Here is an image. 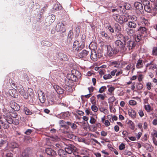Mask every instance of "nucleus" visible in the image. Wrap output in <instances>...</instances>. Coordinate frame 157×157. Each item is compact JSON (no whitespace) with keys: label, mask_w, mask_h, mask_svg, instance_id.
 <instances>
[{"label":"nucleus","mask_w":157,"mask_h":157,"mask_svg":"<svg viewBox=\"0 0 157 157\" xmlns=\"http://www.w3.org/2000/svg\"><path fill=\"white\" fill-rule=\"evenodd\" d=\"M135 46V43L131 39V37H129L124 42V45L121 49V53L130 51L132 52Z\"/></svg>","instance_id":"1"},{"label":"nucleus","mask_w":157,"mask_h":157,"mask_svg":"<svg viewBox=\"0 0 157 157\" xmlns=\"http://www.w3.org/2000/svg\"><path fill=\"white\" fill-rule=\"evenodd\" d=\"M105 48H107V55L109 57H112L114 56L117 54L119 52V50L113 48L109 44L105 45Z\"/></svg>","instance_id":"2"},{"label":"nucleus","mask_w":157,"mask_h":157,"mask_svg":"<svg viewBox=\"0 0 157 157\" xmlns=\"http://www.w3.org/2000/svg\"><path fill=\"white\" fill-rule=\"evenodd\" d=\"M85 38H84V39L82 38V39L83 40H85ZM83 41L82 40V43L81 44L78 40L75 41L73 44L72 47L73 50L74 51H75L78 52L82 50L85 46L84 44L83 43Z\"/></svg>","instance_id":"3"},{"label":"nucleus","mask_w":157,"mask_h":157,"mask_svg":"<svg viewBox=\"0 0 157 157\" xmlns=\"http://www.w3.org/2000/svg\"><path fill=\"white\" fill-rule=\"evenodd\" d=\"M65 145L64 149L66 150L68 154H71L73 153L74 155H75V153L77 150V148L73 144L69 143L66 144Z\"/></svg>","instance_id":"4"},{"label":"nucleus","mask_w":157,"mask_h":157,"mask_svg":"<svg viewBox=\"0 0 157 157\" xmlns=\"http://www.w3.org/2000/svg\"><path fill=\"white\" fill-rule=\"evenodd\" d=\"M53 58L54 60H59L66 61L68 60V58L67 56L62 52L56 53L53 55Z\"/></svg>","instance_id":"5"},{"label":"nucleus","mask_w":157,"mask_h":157,"mask_svg":"<svg viewBox=\"0 0 157 157\" xmlns=\"http://www.w3.org/2000/svg\"><path fill=\"white\" fill-rule=\"evenodd\" d=\"M66 24L65 22H59L56 25V30L57 32L63 33L66 30Z\"/></svg>","instance_id":"6"},{"label":"nucleus","mask_w":157,"mask_h":157,"mask_svg":"<svg viewBox=\"0 0 157 157\" xmlns=\"http://www.w3.org/2000/svg\"><path fill=\"white\" fill-rule=\"evenodd\" d=\"M102 54L99 51H95L93 50L91 51L90 57L93 61H97L98 59L101 58Z\"/></svg>","instance_id":"7"},{"label":"nucleus","mask_w":157,"mask_h":157,"mask_svg":"<svg viewBox=\"0 0 157 157\" xmlns=\"http://www.w3.org/2000/svg\"><path fill=\"white\" fill-rule=\"evenodd\" d=\"M55 16L54 15L48 16L45 19V22L47 26H49L55 20Z\"/></svg>","instance_id":"8"},{"label":"nucleus","mask_w":157,"mask_h":157,"mask_svg":"<svg viewBox=\"0 0 157 157\" xmlns=\"http://www.w3.org/2000/svg\"><path fill=\"white\" fill-rule=\"evenodd\" d=\"M31 152V149L29 147L27 148L23 151L22 154L18 157H29V155Z\"/></svg>","instance_id":"9"},{"label":"nucleus","mask_w":157,"mask_h":157,"mask_svg":"<svg viewBox=\"0 0 157 157\" xmlns=\"http://www.w3.org/2000/svg\"><path fill=\"white\" fill-rule=\"evenodd\" d=\"M38 95L39 100L41 103H44L46 100V98L44 93L41 90L38 91Z\"/></svg>","instance_id":"10"},{"label":"nucleus","mask_w":157,"mask_h":157,"mask_svg":"<svg viewBox=\"0 0 157 157\" xmlns=\"http://www.w3.org/2000/svg\"><path fill=\"white\" fill-rule=\"evenodd\" d=\"M2 157H13V154L8 150L6 149L2 151Z\"/></svg>","instance_id":"11"},{"label":"nucleus","mask_w":157,"mask_h":157,"mask_svg":"<svg viewBox=\"0 0 157 157\" xmlns=\"http://www.w3.org/2000/svg\"><path fill=\"white\" fill-rule=\"evenodd\" d=\"M129 18V15H127L126 16L125 15H123L121 16L119 23L121 25L124 24L128 21Z\"/></svg>","instance_id":"12"},{"label":"nucleus","mask_w":157,"mask_h":157,"mask_svg":"<svg viewBox=\"0 0 157 157\" xmlns=\"http://www.w3.org/2000/svg\"><path fill=\"white\" fill-rule=\"evenodd\" d=\"M10 105L11 108L15 111H18L20 109L19 105L15 102L11 101Z\"/></svg>","instance_id":"13"},{"label":"nucleus","mask_w":157,"mask_h":157,"mask_svg":"<svg viewBox=\"0 0 157 157\" xmlns=\"http://www.w3.org/2000/svg\"><path fill=\"white\" fill-rule=\"evenodd\" d=\"M146 67L147 69L148 68L149 70H154L157 68V65L154 63L153 61H151L146 64Z\"/></svg>","instance_id":"14"},{"label":"nucleus","mask_w":157,"mask_h":157,"mask_svg":"<svg viewBox=\"0 0 157 157\" xmlns=\"http://www.w3.org/2000/svg\"><path fill=\"white\" fill-rule=\"evenodd\" d=\"M118 40H123L124 42L125 41L129 36H124L120 32L117 33L116 35Z\"/></svg>","instance_id":"15"},{"label":"nucleus","mask_w":157,"mask_h":157,"mask_svg":"<svg viewBox=\"0 0 157 157\" xmlns=\"http://www.w3.org/2000/svg\"><path fill=\"white\" fill-rule=\"evenodd\" d=\"M134 5L136 9L141 13L144 12L143 6L142 3L138 2H135Z\"/></svg>","instance_id":"16"},{"label":"nucleus","mask_w":157,"mask_h":157,"mask_svg":"<svg viewBox=\"0 0 157 157\" xmlns=\"http://www.w3.org/2000/svg\"><path fill=\"white\" fill-rule=\"evenodd\" d=\"M45 152L50 157L54 156L56 155L55 151L50 148H47L45 149Z\"/></svg>","instance_id":"17"},{"label":"nucleus","mask_w":157,"mask_h":157,"mask_svg":"<svg viewBox=\"0 0 157 157\" xmlns=\"http://www.w3.org/2000/svg\"><path fill=\"white\" fill-rule=\"evenodd\" d=\"M89 54V51L83 50L78 54V56L81 58H86Z\"/></svg>","instance_id":"18"},{"label":"nucleus","mask_w":157,"mask_h":157,"mask_svg":"<svg viewBox=\"0 0 157 157\" xmlns=\"http://www.w3.org/2000/svg\"><path fill=\"white\" fill-rule=\"evenodd\" d=\"M115 44L116 46L120 48V52L121 53V49L123 48L124 44L120 40H117L115 42Z\"/></svg>","instance_id":"19"},{"label":"nucleus","mask_w":157,"mask_h":157,"mask_svg":"<svg viewBox=\"0 0 157 157\" xmlns=\"http://www.w3.org/2000/svg\"><path fill=\"white\" fill-rule=\"evenodd\" d=\"M70 116L69 112H66L61 113L58 115V117L60 118L65 119L68 118Z\"/></svg>","instance_id":"20"},{"label":"nucleus","mask_w":157,"mask_h":157,"mask_svg":"<svg viewBox=\"0 0 157 157\" xmlns=\"http://www.w3.org/2000/svg\"><path fill=\"white\" fill-rule=\"evenodd\" d=\"M74 73L72 72V74H68L67 76V79L73 82H76L78 80L74 75Z\"/></svg>","instance_id":"21"},{"label":"nucleus","mask_w":157,"mask_h":157,"mask_svg":"<svg viewBox=\"0 0 157 157\" xmlns=\"http://www.w3.org/2000/svg\"><path fill=\"white\" fill-rule=\"evenodd\" d=\"M140 34L142 36L143 34L146 35L147 33V29L144 27H140L137 30Z\"/></svg>","instance_id":"22"},{"label":"nucleus","mask_w":157,"mask_h":157,"mask_svg":"<svg viewBox=\"0 0 157 157\" xmlns=\"http://www.w3.org/2000/svg\"><path fill=\"white\" fill-rule=\"evenodd\" d=\"M67 151L66 150L60 149L58 151V155L60 157H66L68 154Z\"/></svg>","instance_id":"23"},{"label":"nucleus","mask_w":157,"mask_h":157,"mask_svg":"<svg viewBox=\"0 0 157 157\" xmlns=\"http://www.w3.org/2000/svg\"><path fill=\"white\" fill-rule=\"evenodd\" d=\"M53 87L58 94H63V90L60 87L55 85H54Z\"/></svg>","instance_id":"24"},{"label":"nucleus","mask_w":157,"mask_h":157,"mask_svg":"<svg viewBox=\"0 0 157 157\" xmlns=\"http://www.w3.org/2000/svg\"><path fill=\"white\" fill-rule=\"evenodd\" d=\"M143 60L141 58L139 59L137 61L136 67L137 69H140L143 67Z\"/></svg>","instance_id":"25"},{"label":"nucleus","mask_w":157,"mask_h":157,"mask_svg":"<svg viewBox=\"0 0 157 157\" xmlns=\"http://www.w3.org/2000/svg\"><path fill=\"white\" fill-rule=\"evenodd\" d=\"M128 26L130 28L134 29L137 26V22L133 21H129L128 22Z\"/></svg>","instance_id":"26"},{"label":"nucleus","mask_w":157,"mask_h":157,"mask_svg":"<svg viewBox=\"0 0 157 157\" xmlns=\"http://www.w3.org/2000/svg\"><path fill=\"white\" fill-rule=\"evenodd\" d=\"M16 90L15 89H10L9 90L8 92L11 96L14 98H17V95L16 93Z\"/></svg>","instance_id":"27"},{"label":"nucleus","mask_w":157,"mask_h":157,"mask_svg":"<svg viewBox=\"0 0 157 157\" xmlns=\"http://www.w3.org/2000/svg\"><path fill=\"white\" fill-rule=\"evenodd\" d=\"M128 115L132 118H134L136 117V113L135 110L132 109H129L128 112Z\"/></svg>","instance_id":"28"},{"label":"nucleus","mask_w":157,"mask_h":157,"mask_svg":"<svg viewBox=\"0 0 157 157\" xmlns=\"http://www.w3.org/2000/svg\"><path fill=\"white\" fill-rule=\"evenodd\" d=\"M120 62L119 61H114L110 63V65L114 67L119 68L120 67Z\"/></svg>","instance_id":"29"},{"label":"nucleus","mask_w":157,"mask_h":157,"mask_svg":"<svg viewBox=\"0 0 157 157\" xmlns=\"http://www.w3.org/2000/svg\"><path fill=\"white\" fill-rule=\"evenodd\" d=\"M107 87L109 88L108 91L109 93H108V94L110 95H114L113 94L114 91L115 90V88L113 86H110L109 85H107Z\"/></svg>","instance_id":"30"},{"label":"nucleus","mask_w":157,"mask_h":157,"mask_svg":"<svg viewBox=\"0 0 157 157\" xmlns=\"http://www.w3.org/2000/svg\"><path fill=\"white\" fill-rule=\"evenodd\" d=\"M121 16L118 14H113L112 17L113 19L117 22L119 23Z\"/></svg>","instance_id":"31"},{"label":"nucleus","mask_w":157,"mask_h":157,"mask_svg":"<svg viewBox=\"0 0 157 157\" xmlns=\"http://www.w3.org/2000/svg\"><path fill=\"white\" fill-rule=\"evenodd\" d=\"M17 90L19 92L20 94H23V92L25 91L24 88L20 84L18 85L17 86H16Z\"/></svg>","instance_id":"32"},{"label":"nucleus","mask_w":157,"mask_h":157,"mask_svg":"<svg viewBox=\"0 0 157 157\" xmlns=\"http://www.w3.org/2000/svg\"><path fill=\"white\" fill-rule=\"evenodd\" d=\"M65 133L66 134L65 136L66 137L71 139H75L76 136L73 134H72L71 133H70L67 132H66V133L65 132Z\"/></svg>","instance_id":"33"},{"label":"nucleus","mask_w":157,"mask_h":157,"mask_svg":"<svg viewBox=\"0 0 157 157\" xmlns=\"http://www.w3.org/2000/svg\"><path fill=\"white\" fill-rule=\"evenodd\" d=\"M48 104L49 105H52L54 103V99L51 96H48L47 97Z\"/></svg>","instance_id":"34"},{"label":"nucleus","mask_w":157,"mask_h":157,"mask_svg":"<svg viewBox=\"0 0 157 157\" xmlns=\"http://www.w3.org/2000/svg\"><path fill=\"white\" fill-rule=\"evenodd\" d=\"M100 34L102 37L103 38H105V39L108 40L109 39L110 37L108 35L107 33H106L105 31L101 32Z\"/></svg>","instance_id":"35"},{"label":"nucleus","mask_w":157,"mask_h":157,"mask_svg":"<svg viewBox=\"0 0 157 157\" xmlns=\"http://www.w3.org/2000/svg\"><path fill=\"white\" fill-rule=\"evenodd\" d=\"M9 146L11 148L14 149L18 148V145L16 142H11L9 144Z\"/></svg>","instance_id":"36"},{"label":"nucleus","mask_w":157,"mask_h":157,"mask_svg":"<svg viewBox=\"0 0 157 157\" xmlns=\"http://www.w3.org/2000/svg\"><path fill=\"white\" fill-rule=\"evenodd\" d=\"M136 32V30L132 29L130 28L126 30L127 33L130 36H132Z\"/></svg>","instance_id":"37"},{"label":"nucleus","mask_w":157,"mask_h":157,"mask_svg":"<svg viewBox=\"0 0 157 157\" xmlns=\"http://www.w3.org/2000/svg\"><path fill=\"white\" fill-rule=\"evenodd\" d=\"M74 73V75L76 77L77 79L80 78L81 77V73L77 70H74L72 71Z\"/></svg>","instance_id":"38"},{"label":"nucleus","mask_w":157,"mask_h":157,"mask_svg":"<svg viewBox=\"0 0 157 157\" xmlns=\"http://www.w3.org/2000/svg\"><path fill=\"white\" fill-rule=\"evenodd\" d=\"M114 25L115 30L117 32V33H118V32H119L121 31V26L118 23H116L114 24Z\"/></svg>","instance_id":"39"},{"label":"nucleus","mask_w":157,"mask_h":157,"mask_svg":"<svg viewBox=\"0 0 157 157\" xmlns=\"http://www.w3.org/2000/svg\"><path fill=\"white\" fill-rule=\"evenodd\" d=\"M0 122L1 124V126H0V128L1 127L4 129H7L10 126L7 123H5L2 120L0 121Z\"/></svg>","instance_id":"40"},{"label":"nucleus","mask_w":157,"mask_h":157,"mask_svg":"<svg viewBox=\"0 0 157 157\" xmlns=\"http://www.w3.org/2000/svg\"><path fill=\"white\" fill-rule=\"evenodd\" d=\"M41 44L44 46L47 47L51 46L52 45V44L50 42L46 40H44L41 42Z\"/></svg>","instance_id":"41"},{"label":"nucleus","mask_w":157,"mask_h":157,"mask_svg":"<svg viewBox=\"0 0 157 157\" xmlns=\"http://www.w3.org/2000/svg\"><path fill=\"white\" fill-rule=\"evenodd\" d=\"M66 123L67 125H70L73 130H75L77 128V126L74 123H72L71 122L69 121L67 122Z\"/></svg>","instance_id":"42"},{"label":"nucleus","mask_w":157,"mask_h":157,"mask_svg":"<svg viewBox=\"0 0 157 157\" xmlns=\"http://www.w3.org/2000/svg\"><path fill=\"white\" fill-rule=\"evenodd\" d=\"M80 32V28L79 26H78L76 27L75 30V37H78L79 35V33Z\"/></svg>","instance_id":"43"},{"label":"nucleus","mask_w":157,"mask_h":157,"mask_svg":"<svg viewBox=\"0 0 157 157\" xmlns=\"http://www.w3.org/2000/svg\"><path fill=\"white\" fill-rule=\"evenodd\" d=\"M60 8H61V6H59L58 4H55L53 6L52 9V11L54 12H55L59 10H60Z\"/></svg>","instance_id":"44"},{"label":"nucleus","mask_w":157,"mask_h":157,"mask_svg":"<svg viewBox=\"0 0 157 157\" xmlns=\"http://www.w3.org/2000/svg\"><path fill=\"white\" fill-rule=\"evenodd\" d=\"M129 128L132 130H134L135 128V125L134 123L130 120H128L127 123Z\"/></svg>","instance_id":"45"},{"label":"nucleus","mask_w":157,"mask_h":157,"mask_svg":"<svg viewBox=\"0 0 157 157\" xmlns=\"http://www.w3.org/2000/svg\"><path fill=\"white\" fill-rule=\"evenodd\" d=\"M24 142L27 143H30L32 141V139L29 136H25L24 138Z\"/></svg>","instance_id":"46"},{"label":"nucleus","mask_w":157,"mask_h":157,"mask_svg":"<svg viewBox=\"0 0 157 157\" xmlns=\"http://www.w3.org/2000/svg\"><path fill=\"white\" fill-rule=\"evenodd\" d=\"M141 2L144 5V7L150 4V2L147 0H141Z\"/></svg>","instance_id":"47"},{"label":"nucleus","mask_w":157,"mask_h":157,"mask_svg":"<svg viewBox=\"0 0 157 157\" xmlns=\"http://www.w3.org/2000/svg\"><path fill=\"white\" fill-rule=\"evenodd\" d=\"M151 6V5L150 4V5H148L145 7L144 8V9L145 11L148 13H151L152 10Z\"/></svg>","instance_id":"48"},{"label":"nucleus","mask_w":157,"mask_h":157,"mask_svg":"<svg viewBox=\"0 0 157 157\" xmlns=\"http://www.w3.org/2000/svg\"><path fill=\"white\" fill-rule=\"evenodd\" d=\"M122 154L124 155H127L129 156L131 155L132 154V153L131 151H128L126 149L123 151Z\"/></svg>","instance_id":"49"},{"label":"nucleus","mask_w":157,"mask_h":157,"mask_svg":"<svg viewBox=\"0 0 157 157\" xmlns=\"http://www.w3.org/2000/svg\"><path fill=\"white\" fill-rule=\"evenodd\" d=\"M141 36H142L141 34H140L136 36H135L134 37V40L136 42H139L142 39Z\"/></svg>","instance_id":"50"},{"label":"nucleus","mask_w":157,"mask_h":157,"mask_svg":"<svg viewBox=\"0 0 157 157\" xmlns=\"http://www.w3.org/2000/svg\"><path fill=\"white\" fill-rule=\"evenodd\" d=\"M24 110L26 115H31L32 114V112L27 107L24 108Z\"/></svg>","instance_id":"51"},{"label":"nucleus","mask_w":157,"mask_h":157,"mask_svg":"<svg viewBox=\"0 0 157 157\" xmlns=\"http://www.w3.org/2000/svg\"><path fill=\"white\" fill-rule=\"evenodd\" d=\"M136 87L138 90H141L143 87V84L141 83L138 82L136 85Z\"/></svg>","instance_id":"52"},{"label":"nucleus","mask_w":157,"mask_h":157,"mask_svg":"<svg viewBox=\"0 0 157 157\" xmlns=\"http://www.w3.org/2000/svg\"><path fill=\"white\" fill-rule=\"evenodd\" d=\"M107 89V87L105 86H103L101 87L98 90V92L102 93L105 92Z\"/></svg>","instance_id":"53"},{"label":"nucleus","mask_w":157,"mask_h":157,"mask_svg":"<svg viewBox=\"0 0 157 157\" xmlns=\"http://www.w3.org/2000/svg\"><path fill=\"white\" fill-rule=\"evenodd\" d=\"M66 123L65 121L61 120L59 121V124L61 127H65L66 125H65V123Z\"/></svg>","instance_id":"54"},{"label":"nucleus","mask_w":157,"mask_h":157,"mask_svg":"<svg viewBox=\"0 0 157 157\" xmlns=\"http://www.w3.org/2000/svg\"><path fill=\"white\" fill-rule=\"evenodd\" d=\"M124 7L126 10H131L132 9L131 5L128 3H126L124 6Z\"/></svg>","instance_id":"55"},{"label":"nucleus","mask_w":157,"mask_h":157,"mask_svg":"<svg viewBox=\"0 0 157 157\" xmlns=\"http://www.w3.org/2000/svg\"><path fill=\"white\" fill-rule=\"evenodd\" d=\"M92 110L94 112H96L98 111V109L97 106L94 105H92L91 107Z\"/></svg>","instance_id":"56"},{"label":"nucleus","mask_w":157,"mask_h":157,"mask_svg":"<svg viewBox=\"0 0 157 157\" xmlns=\"http://www.w3.org/2000/svg\"><path fill=\"white\" fill-rule=\"evenodd\" d=\"M147 149L149 151L151 152L153 150V147H152L151 145L148 144L147 147Z\"/></svg>","instance_id":"57"},{"label":"nucleus","mask_w":157,"mask_h":157,"mask_svg":"<svg viewBox=\"0 0 157 157\" xmlns=\"http://www.w3.org/2000/svg\"><path fill=\"white\" fill-rule=\"evenodd\" d=\"M144 108L147 112H149L151 110V107L149 104L145 105Z\"/></svg>","instance_id":"58"},{"label":"nucleus","mask_w":157,"mask_h":157,"mask_svg":"<svg viewBox=\"0 0 157 157\" xmlns=\"http://www.w3.org/2000/svg\"><path fill=\"white\" fill-rule=\"evenodd\" d=\"M112 77L110 74H106L103 76V78L105 80L111 78Z\"/></svg>","instance_id":"59"},{"label":"nucleus","mask_w":157,"mask_h":157,"mask_svg":"<svg viewBox=\"0 0 157 157\" xmlns=\"http://www.w3.org/2000/svg\"><path fill=\"white\" fill-rule=\"evenodd\" d=\"M132 65L131 63H129L124 69L125 71H128L130 70L131 67H132Z\"/></svg>","instance_id":"60"},{"label":"nucleus","mask_w":157,"mask_h":157,"mask_svg":"<svg viewBox=\"0 0 157 157\" xmlns=\"http://www.w3.org/2000/svg\"><path fill=\"white\" fill-rule=\"evenodd\" d=\"M10 115L13 118H15L17 116V114L15 111L13 112H11Z\"/></svg>","instance_id":"61"},{"label":"nucleus","mask_w":157,"mask_h":157,"mask_svg":"<svg viewBox=\"0 0 157 157\" xmlns=\"http://www.w3.org/2000/svg\"><path fill=\"white\" fill-rule=\"evenodd\" d=\"M130 18L131 20H132L131 21H133L136 22H137V17L135 15H132L130 16Z\"/></svg>","instance_id":"62"},{"label":"nucleus","mask_w":157,"mask_h":157,"mask_svg":"<svg viewBox=\"0 0 157 157\" xmlns=\"http://www.w3.org/2000/svg\"><path fill=\"white\" fill-rule=\"evenodd\" d=\"M97 97L98 99L100 98L102 100H104L105 98L104 96L101 94L97 95Z\"/></svg>","instance_id":"63"},{"label":"nucleus","mask_w":157,"mask_h":157,"mask_svg":"<svg viewBox=\"0 0 157 157\" xmlns=\"http://www.w3.org/2000/svg\"><path fill=\"white\" fill-rule=\"evenodd\" d=\"M152 53L153 55H157V47H154L153 48Z\"/></svg>","instance_id":"64"}]
</instances>
